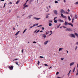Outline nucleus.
Wrapping results in <instances>:
<instances>
[{
  "mask_svg": "<svg viewBox=\"0 0 78 78\" xmlns=\"http://www.w3.org/2000/svg\"><path fill=\"white\" fill-rule=\"evenodd\" d=\"M68 12H70V10L69 9H68Z\"/></svg>",
  "mask_w": 78,
  "mask_h": 78,
  "instance_id": "obj_50",
  "label": "nucleus"
},
{
  "mask_svg": "<svg viewBox=\"0 0 78 78\" xmlns=\"http://www.w3.org/2000/svg\"><path fill=\"white\" fill-rule=\"evenodd\" d=\"M65 25H68V23L67 22L65 21V23L64 24Z\"/></svg>",
  "mask_w": 78,
  "mask_h": 78,
  "instance_id": "obj_17",
  "label": "nucleus"
},
{
  "mask_svg": "<svg viewBox=\"0 0 78 78\" xmlns=\"http://www.w3.org/2000/svg\"><path fill=\"white\" fill-rule=\"evenodd\" d=\"M58 78H61V77H57Z\"/></svg>",
  "mask_w": 78,
  "mask_h": 78,
  "instance_id": "obj_64",
  "label": "nucleus"
},
{
  "mask_svg": "<svg viewBox=\"0 0 78 78\" xmlns=\"http://www.w3.org/2000/svg\"><path fill=\"white\" fill-rule=\"evenodd\" d=\"M78 75V72H77L76 74V75Z\"/></svg>",
  "mask_w": 78,
  "mask_h": 78,
  "instance_id": "obj_48",
  "label": "nucleus"
},
{
  "mask_svg": "<svg viewBox=\"0 0 78 78\" xmlns=\"http://www.w3.org/2000/svg\"><path fill=\"white\" fill-rule=\"evenodd\" d=\"M49 23H52V20H49Z\"/></svg>",
  "mask_w": 78,
  "mask_h": 78,
  "instance_id": "obj_24",
  "label": "nucleus"
},
{
  "mask_svg": "<svg viewBox=\"0 0 78 78\" xmlns=\"http://www.w3.org/2000/svg\"><path fill=\"white\" fill-rule=\"evenodd\" d=\"M75 5H78V2H76L74 3Z\"/></svg>",
  "mask_w": 78,
  "mask_h": 78,
  "instance_id": "obj_27",
  "label": "nucleus"
},
{
  "mask_svg": "<svg viewBox=\"0 0 78 78\" xmlns=\"http://www.w3.org/2000/svg\"><path fill=\"white\" fill-rule=\"evenodd\" d=\"M63 48H60L59 49V51H61V50L62 51V49H63Z\"/></svg>",
  "mask_w": 78,
  "mask_h": 78,
  "instance_id": "obj_16",
  "label": "nucleus"
},
{
  "mask_svg": "<svg viewBox=\"0 0 78 78\" xmlns=\"http://www.w3.org/2000/svg\"><path fill=\"white\" fill-rule=\"evenodd\" d=\"M20 33V31H18L15 34V36L18 35V34Z\"/></svg>",
  "mask_w": 78,
  "mask_h": 78,
  "instance_id": "obj_14",
  "label": "nucleus"
},
{
  "mask_svg": "<svg viewBox=\"0 0 78 78\" xmlns=\"http://www.w3.org/2000/svg\"><path fill=\"white\" fill-rule=\"evenodd\" d=\"M69 36L71 37L75 38V36L73 34H69Z\"/></svg>",
  "mask_w": 78,
  "mask_h": 78,
  "instance_id": "obj_1",
  "label": "nucleus"
},
{
  "mask_svg": "<svg viewBox=\"0 0 78 78\" xmlns=\"http://www.w3.org/2000/svg\"><path fill=\"white\" fill-rule=\"evenodd\" d=\"M9 69L11 70H12L13 69V66H9Z\"/></svg>",
  "mask_w": 78,
  "mask_h": 78,
  "instance_id": "obj_6",
  "label": "nucleus"
},
{
  "mask_svg": "<svg viewBox=\"0 0 78 78\" xmlns=\"http://www.w3.org/2000/svg\"><path fill=\"white\" fill-rule=\"evenodd\" d=\"M78 48V47L77 46H76V48H75V50H76V49Z\"/></svg>",
  "mask_w": 78,
  "mask_h": 78,
  "instance_id": "obj_28",
  "label": "nucleus"
},
{
  "mask_svg": "<svg viewBox=\"0 0 78 78\" xmlns=\"http://www.w3.org/2000/svg\"><path fill=\"white\" fill-rule=\"evenodd\" d=\"M28 7V5H26L25 6V7Z\"/></svg>",
  "mask_w": 78,
  "mask_h": 78,
  "instance_id": "obj_38",
  "label": "nucleus"
},
{
  "mask_svg": "<svg viewBox=\"0 0 78 78\" xmlns=\"http://www.w3.org/2000/svg\"><path fill=\"white\" fill-rule=\"evenodd\" d=\"M48 42V41H47L44 43V45H46V44H47Z\"/></svg>",
  "mask_w": 78,
  "mask_h": 78,
  "instance_id": "obj_12",
  "label": "nucleus"
},
{
  "mask_svg": "<svg viewBox=\"0 0 78 78\" xmlns=\"http://www.w3.org/2000/svg\"><path fill=\"white\" fill-rule=\"evenodd\" d=\"M63 27L64 28H66L67 27H66L65 26H63Z\"/></svg>",
  "mask_w": 78,
  "mask_h": 78,
  "instance_id": "obj_37",
  "label": "nucleus"
},
{
  "mask_svg": "<svg viewBox=\"0 0 78 78\" xmlns=\"http://www.w3.org/2000/svg\"><path fill=\"white\" fill-rule=\"evenodd\" d=\"M48 34V33H47V32H46V35H47Z\"/></svg>",
  "mask_w": 78,
  "mask_h": 78,
  "instance_id": "obj_56",
  "label": "nucleus"
},
{
  "mask_svg": "<svg viewBox=\"0 0 78 78\" xmlns=\"http://www.w3.org/2000/svg\"><path fill=\"white\" fill-rule=\"evenodd\" d=\"M76 45H78V42H76Z\"/></svg>",
  "mask_w": 78,
  "mask_h": 78,
  "instance_id": "obj_40",
  "label": "nucleus"
},
{
  "mask_svg": "<svg viewBox=\"0 0 78 78\" xmlns=\"http://www.w3.org/2000/svg\"><path fill=\"white\" fill-rule=\"evenodd\" d=\"M27 5V3H25L23 5V6H25V5Z\"/></svg>",
  "mask_w": 78,
  "mask_h": 78,
  "instance_id": "obj_32",
  "label": "nucleus"
},
{
  "mask_svg": "<svg viewBox=\"0 0 78 78\" xmlns=\"http://www.w3.org/2000/svg\"><path fill=\"white\" fill-rule=\"evenodd\" d=\"M33 26H31V27H30V28H33Z\"/></svg>",
  "mask_w": 78,
  "mask_h": 78,
  "instance_id": "obj_43",
  "label": "nucleus"
},
{
  "mask_svg": "<svg viewBox=\"0 0 78 78\" xmlns=\"http://www.w3.org/2000/svg\"><path fill=\"white\" fill-rule=\"evenodd\" d=\"M68 19L69 20H71V19H70V17L69 16H68Z\"/></svg>",
  "mask_w": 78,
  "mask_h": 78,
  "instance_id": "obj_20",
  "label": "nucleus"
},
{
  "mask_svg": "<svg viewBox=\"0 0 78 78\" xmlns=\"http://www.w3.org/2000/svg\"><path fill=\"white\" fill-rule=\"evenodd\" d=\"M33 26V27H35V26H36V24H34Z\"/></svg>",
  "mask_w": 78,
  "mask_h": 78,
  "instance_id": "obj_39",
  "label": "nucleus"
},
{
  "mask_svg": "<svg viewBox=\"0 0 78 78\" xmlns=\"http://www.w3.org/2000/svg\"><path fill=\"white\" fill-rule=\"evenodd\" d=\"M39 63H40V62H39V61H38L37 64H38V65H39Z\"/></svg>",
  "mask_w": 78,
  "mask_h": 78,
  "instance_id": "obj_46",
  "label": "nucleus"
},
{
  "mask_svg": "<svg viewBox=\"0 0 78 78\" xmlns=\"http://www.w3.org/2000/svg\"><path fill=\"white\" fill-rule=\"evenodd\" d=\"M5 5H6V3H5L4 5V8H5Z\"/></svg>",
  "mask_w": 78,
  "mask_h": 78,
  "instance_id": "obj_29",
  "label": "nucleus"
},
{
  "mask_svg": "<svg viewBox=\"0 0 78 78\" xmlns=\"http://www.w3.org/2000/svg\"><path fill=\"white\" fill-rule=\"evenodd\" d=\"M60 26H61V24H59V26H57V28H59V27H60Z\"/></svg>",
  "mask_w": 78,
  "mask_h": 78,
  "instance_id": "obj_21",
  "label": "nucleus"
},
{
  "mask_svg": "<svg viewBox=\"0 0 78 78\" xmlns=\"http://www.w3.org/2000/svg\"><path fill=\"white\" fill-rule=\"evenodd\" d=\"M16 65H18V63L17 62H16Z\"/></svg>",
  "mask_w": 78,
  "mask_h": 78,
  "instance_id": "obj_53",
  "label": "nucleus"
},
{
  "mask_svg": "<svg viewBox=\"0 0 78 78\" xmlns=\"http://www.w3.org/2000/svg\"><path fill=\"white\" fill-rule=\"evenodd\" d=\"M74 19H77L78 18V16L76 15H75L74 17Z\"/></svg>",
  "mask_w": 78,
  "mask_h": 78,
  "instance_id": "obj_13",
  "label": "nucleus"
},
{
  "mask_svg": "<svg viewBox=\"0 0 78 78\" xmlns=\"http://www.w3.org/2000/svg\"><path fill=\"white\" fill-rule=\"evenodd\" d=\"M60 12H61V13H62L63 14H65V11L63 9H61Z\"/></svg>",
  "mask_w": 78,
  "mask_h": 78,
  "instance_id": "obj_7",
  "label": "nucleus"
},
{
  "mask_svg": "<svg viewBox=\"0 0 78 78\" xmlns=\"http://www.w3.org/2000/svg\"><path fill=\"white\" fill-rule=\"evenodd\" d=\"M40 58H44V57L42 56H40Z\"/></svg>",
  "mask_w": 78,
  "mask_h": 78,
  "instance_id": "obj_30",
  "label": "nucleus"
},
{
  "mask_svg": "<svg viewBox=\"0 0 78 78\" xmlns=\"http://www.w3.org/2000/svg\"><path fill=\"white\" fill-rule=\"evenodd\" d=\"M63 1L64 2V3H66V0H63Z\"/></svg>",
  "mask_w": 78,
  "mask_h": 78,
  "instance_id": "obj_55",
  "label": "nucleus"
},
{
  "mask_svg": "<svg viewBox=\"0 0 78 78\" xmlns=\"http://www.w3.org/2000/svg\"><path fill=\"white\" fill-rule=\"evenodd\" d=\"M54 12L55 15H58V11L56 10H53Z\"/></svg>",
  "mask_w": 78,
  "mask_h": 78,
  "instance_id": "obj_3",
  "label": "nucleus"
},
{
  "mask_svg": "<svg viewBox=\"0 0 78 78\" xmlns=\"http://www.w3.org/2000/svg\"><path fill=\"white\" fill-rule=\"evenodd\" d=\"M66 51H67V53H69V51H67V50H66Z\"/></svg>",
  "mask_w": 78,
  "mask_h": 78,
  "instance_id": "obj_59",
  "label": "nucleus"
},
{
  "mask_svg": "<svg viewBox=\"0 0 78 78\" xmlns=\"http://www.w3.org/2000/svg\"><path fill=\"white\" fill-rule=\"evenodd\" d=\"M70 17H72L73 16H72V14L70 15Z\"/></svg>",
  "mask_w": 78,
  "mask_h": 78,
  "instance_id": "obj_52",
  "label": "nucleus"
},
{
  "mask_svg": "<svg viewBox=\"0 0 78 78\" xmlns=\"http://www.w3.org/2000/svg\"><path fill=\"white\" fill-rule=\"evenodd\" d=\"M63 59H64V58H61V60H63Z\"/></svg>",
  "mask_w": 78,
  "mask_h": 78,
  "instance_id": "obj_58",
  "label": "nucleus"
},
{
  "mask_svg": "<svg viewBox=\"0 0 78 78\" xmlns=\"http://www.w3.org/2000/svg\"><path fill=\"white\" fill-rule=\"evenodd\" d=\"M66 31H72L73 30L71 29L70 28H66Z\"/></svg>",
  "mask_w": 78,
  "mask_h": 78,
  "instance_id": "obj_2",
  "label": "nucleus"
},
{
  "mask_svg": "<svg viewBox=\"0 0 78 78\" xmlns=\"http://www.w3.org/2000/svg\"><path fill=\"white\" fill-rule=\"evenodd\" d=\"M51 25H52V24H51V23H49V26L51 27Z\"/></svg>",
  "mask_w": 78,
  "mask_h": 78,
  "instance_id": "obj_23",
  "label": "nucleus"
},
{
  "mask_svg": "<svg viewBox=\"0 0 78 78\" xmlns=\"http://www.w3.org/2000/svg\"><path fill=\"white\" fill-rule=\"evenodd\" d=\"M50 33H52V31H50Z\"/></svg>",
  "mask_w": 78,
  "mask_h": 78,
  "instance_id": "obj_62",
  "label": "nucleus"
},
{
  "mask_svg": "<svg viewBox=\"0 0 78 78\" xmlns=\"http://www.w3.org/2000/svg\"><path fill=\"white\" fill-rule=\"evenodd\" d=\"M21 51L22 53H23V50H22Z\"/></svg>",
  "mask_w": 78,
  "mask_h": 78,
  "instance_id": "obj_51",
  "label": "nucleus"
},
{
  "mask_svg": "<svg viewBox=\"0 0 78 78\" xmlns=\"http://www.w3.org/2000/svg\"><path fill=\"white\" fill-rule=\"evenodd\" d=\"M39 31H40V30H38L37 32H36V33H39Z\"/></svg>",
  "mask_w": 78,
  "mask_h": 78,
  "instance_id": "obj_35",
  "label": "nucleus"
},
{
  "mask_svg": "<svg viewBox=\"0 0 78 78\" xmlns=\"http://www.w3.org/2000/svg\"><path fill=\"white\" fill-rule=\"evenodd\" d=\"M36 25L37 26L38 25V23H37L36 24Z\"/></svg>",
  "mask_w": 78,
  "mask_h": 78,
  "instance_id": "obj_63",
  "label": "nucleus"
},
{
  "mask_svg": "<svg viewBox=\"0 0 78 78\" xmlns=\"http://www.w3.org/2000/svg\"><path fill=\"white\" fill-rule=\"evenodd\" d=\"M27 30V29H25V30H24V31L23 32V34L24 33H25V31H26V30Z\"/></svg>",
  "mask_w": 78,
  "mask_h": 78,
  "instance_id": "obj_18",
  "label": "nucleus"
},
{
  "mask_svg": "<svg viewBox=\"0 0 78 78\" xmlns=\"http://www.w3.org/2000/svg\"><path fill=\"white\" fill-rule=\"evenodd\" d=\"M45 66H48V65H47V64H45Z\"/></svg>",
  "mask_w": 78,
  "mask_h": 78,
  "instance_id": "obj_42",
  "label": "nucleus"
},
{
  "mask_svg": "<svg viewBox=\"0 0 78 78\" xmlns=\"http://www.w3.org/2000/svg\"><path fill=\"white\" fill-rule=\"evenodd\" d=\"M15 61H17V60H18V58L15 59Z\"/></svg>",
  "mask_w": 78,
  "mask_h": 78,
  "instance_id": "obj_49",
  "label": "nucleus"
},
{
  "mask_svg": "<svg viewBox=\"0 0 78 78\" xmlns=\"http://www.w3.org/2000/svg\"><path fill=\"white\" fill-rule=\"evenodd\" d=\"M33 43H34V44H36V41H34L33 42Z\"/></svg>",
  "mask_w": 78,
  "mask_h": 78,
  "instance_id": "obj_44",
  "label": "nucleus"
},
{
  "mask_svg": "<svg viewBox=\"0 0 78 78\" xmlns=\"http://www.w3.org/2000/svg\"><path fill=\"white\" fill-rule=\"evenodd\" d=\"M42 27V25H40V26H38L37 27Z\"/></svg>",
  "mask_w": 78,
  "mask_h": 78,
  "instance_id": "obj_36",
  "label": "nucleus"
},
{
  "mask_svg": "<svg viewBox=\"0 0 78 78\" xmlns=\"http://www.w3.org/2000/svg\"><path fill=\"white\" fill-rule=\"evenodd\" d=\"M13 30H15V28H14V27H13Z\"/></svg>",
  "mask_w": 78,
  "mask_h": 78,
  "instance_id": "obj_57",
  "label": "nucleus"
},
{
  "mask_svg": "<svg viewBox=\"0 0 78 78\" xmlns=\"http://www.w3.org/2000/svg\"><path fill=\"white\" fill-rule=\"evenodd\" d=\"M43 32V31L41 30V31H40V33H41V32Z\"/></svg>",
  "mask_w": 78,
  "mask_h": 78,
  "instance_id": "obj_54",
  "label": "nucleus"
},
{
  "mask_svg": "<svg viewBox=\"0 0 78 78\" xmlns=\"http://www.w3.org/2000/svg\"><path fill=\"white\" fill-rule=\"evenodd\" d=\"M19 1H17L16 3V4H18V3H19Z\"/></svg>",
  "mask_w": 78,
  "mask_h": 78,
  "instance_id": "obj_25",
  "label": "nucleus"
},
{
  "mask_svg": "<svg viewBox=\"0 0 78 78\" xmlns=\"http://www.w3.org/2000/svg\"><path fill=\"white\" fill-rule=\"evenodd\" d=\"M34 19L35 20H39V19H41L40 18H38L35 17H34Z\"/></svg>",
  "mask_w": 78,
  "mask_h": 78,
  "instance_id": "obj_11",
  "label": "nucleus"
},
{
  "mask_svg": "<svg viewBox=\"0 0 78 78\" xmlns=\"http://www.w3.org/2000/svg\"><path fill=\"white\" fill-rule=\"evenodd\" d=\"M74 18H73L72 19V23H73V20H74Z\"/></svg>",
  "mask_w": 78,
  "mask_h": 78,
  "instance_id": "obj_19",
  "label": "nucleus"
},
{
  "mask_svg": "<svg viewBox=\"0 0 78 78\" xmlns=\"http://www.w3.org/2000/svg\"><path fill=\"white\" fill-rule=\"evenodd\" d=\"M9 4H12V2H9Z\"/></svg>",
  "mask_w": 78,
  "mask_h": 78,
  "instance_id": "obj_61",
  "label": "nucleus"
},
{
  "mask_svg": "<svg viewBox=\"0 0 78 78\" xmlns=\"http://www.w3.org/2000/svg\"><path fill=\"white\" fill-rule=\"evenodd\" d=\"M37 30H35L34 32V33H36V32L37 31Z\"/></svg>",
  "mask_w": 78,
  "mask_h": 78,
  "instance_id": "obj_45",
  "label": "nucleus"
},
{
  "mask_svg": "<svg viewBox=\"0 0 78 78\" xmlns=\"http://www.w3.org/2000/svg\"><path fill=\"white\" fill-rule=\"evenodd\" d=\"M41 28L42 29H43V30H44V27H42Z\"/></svg>",
  "mask_w": 78,
  "mask_h": 78,
  "instance_id": "obj_47",
  "label": "nucleus"
},
{
  "mask_svg": "<svg viewBox=\"0 0 78 78\" xmlns=\"http://www.w3.org/2000/svg\"><path fill=\"white\" fill-rule=\"evenodd\" d=\"M48 17H49L48 15H47L46 16V17L47 18H48Z\"/></svg>",
  "mask_w": 78,
  "mask_h": 78,
  "instance_id": "obj_41",
  "label": "nucleus"
},
{
  "mask_svg": "<svg viewBox=\"0 0 78 78\" xmlns=\"http://www.w3.org/2000/svg\"><path fill=\"white\" fill-rule=\"evenodd\" d=\"M68 25H71V26H72V27H73V24L71 23H68Z\"/></svg>",
  "mask_w": 78,
  "mask_h": 78,
  "instance_id": "obj_15",
  "label": "nucleus"
},
{
  "mask_svg": "<svg viewBox=\"0 0 78 78\" xmlns=\"http://www.w3.org/2000/svg\"><path fill=\"white\" fill-rule=\"evenodd\" d=\"M75 68H74V69L73 70V72H75Z\"/></svg>",
  "mask_w": 78,
  "mask_h": 78,
  "instance_id": "obj_34",
  "label": "nucleus"
},
{
  "mask_svg": "<svg viewBox=\"0 0 78 78\" xmlns=\"http://www.w3.org/2000/svg\"><path fill=\"white\" fill-rule=\"evenodd\" d=\"M59 74V72H57L56 73V75H58Z\"/></svg>",
  "mask_w": 78,
  "mask_h": 78,
  "instance_id": "obj_31",
  "label": "nucleus"
},
{
  "mask_svg": "<svg viewBox=\"0 0 78 78\" xmlns=\"http://www.w3.org/2000/svg\"><path fill=\"white\" fill-rule=\"evenodd\" d=\"M55 3H58V1H55Z\"/></svg>",
  "mask_w": 78,
  "mask_h": 78,
  "instance_id": "obj_33",
  "label": "nucleus"
},
{
  "mask_svg": "<svg viewBox=\"0 0 78 78\" xmlns=\"http://www.w3.org/2000/svg\"><path fill=\"white\" fill-rule=\"evenodd\" d=\"M65 13L67 14H69V13L68 12H65Z\"/></svg>",
  "mask_w": 78,
  "mask_h": 78,
  "instance_id": "obj_26",
  "label": "nucleus"
},
{
  "mask_svg": "<svg viewBox=\"0 0 78 78\" xmlns=\"http://www.w3.org/2000/svg\"><path fill=\"white\" fill-rule=\"evenodd\" d=\"M58 22H62V23H63V22H64L63 20L60 19L58 20Z\"/></svg>",
  "mask_w": 78,
  "mask_h": 78,
  "instance_id": "obj_9",
  "label": "nucleus"
},
{
  "mask_svg": "<svg viewBox=\"0 0 78 78\" xmlns=\"http://www.w3.org/2000/svg\"><path fill=\"white\" fill-rule=\"evenodd\" d=\"M71 70H70L69 72V73L68 74V76H69V74H70V72H71Z\"/></svg>",
  "mask_w": 78,
  "mask_h": 78,
  "instance_id": "obj_22",
  "label": "nucleus"
},
{
  "mask_svg": "<svg viewBox=\"0 0 78 78\" xmlns=\"http://www.w3.org/2000/svg\"><path fill=\"white\" fill-rule=\"evenodd\" d=\"M42 37H43L44 39H45V38H46V37H47V36L45 35V34H42Z\"/></svg>",
  "mask_w": 78,
  "mask_h": 78,
  "instance_id": "obj_10",
  "label": "nucleus"
},
{
  "mask_svg": "<svg viewBox=\"0 0 78 78\" xmlns=\"http://www.w3.org/2000/svg\"><path fill=\"white\" fill-rule=\"evenodd\" d=\"M52 34V33H51L49 35V36H51V35Z\"/></svg>",
  "mask_w": 78,
  "mask_h": 78,
  "instance_id": "obj_60",
  "label": "nucleus"
},
{
  "mask_svg": "<svg viewBox=\"0 0 78 78\" xmlns=\"http://www.w3.org/2000/svg\"><path fill=\"white\" fill-rule=\"evenodd\" d=\"M74 64H75V62H74L70 63V66L71 67V66H73V65H74Z\"/></svg>",
  "mask_w": 78,
  "mask_h": 78,
  "instance_id": "obj_8",
  "label": "nucleus"
},
{
  "mask_svg": "<svg viewBox=\"0 0 78 78\" xmlns=\"http://www.w3.org/2000/svg\"><path fill=\"white\" fill-rule=\"evenodd\" d=\"M57 18V17H55L54 19V23H57L58 22V21L57 20H55Z\"/></svg>",
  "mask_w": 78,
  "mask_h": 78,
  "instance_id": "obj_4",
  "label": "nucleus"
},
{
  "mask_svg": "<svg viewBox=\"0 0 78 78\" xmlns=\"http://www.w3.org/2000/svg\"><path fill=\"white\" fill-rule=\"evenodd\" d=\"M61 16H62L63 18H64V19H66V18H67V17H66V16H64V15H63V14L62 13H61Z\"/></svg>",
  "mask_w": 78,
  "mask_h": 78,
  "instance_id": "obj_5",
  "label": "nucleus"
}]
</instances>
